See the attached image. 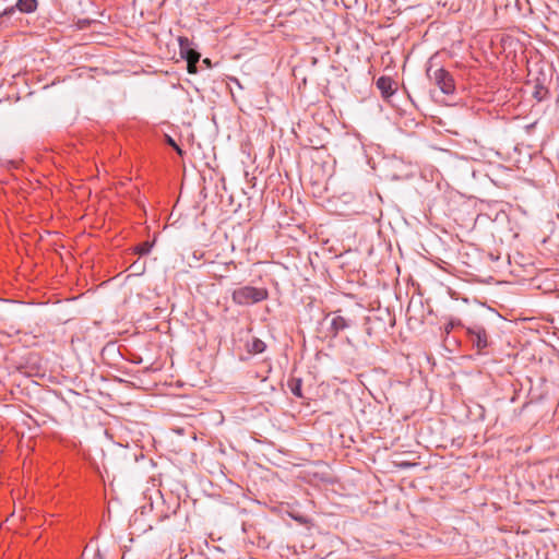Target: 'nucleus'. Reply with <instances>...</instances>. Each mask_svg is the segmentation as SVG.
Listing matches in <instances>:
<instances>
[{
	"mask_svg": "<svg viewBox=\"0 0 559 559\" xmlns=\"http://www.w3.org/2000/svg\"><path fill=\"white\" fill-rule=\"evenodd\" d=\"M466 335L473 347L478 354H484V350L489 346V336L483 325L475 324L466 329Z\"/></svg>",
	"mask_w": 559,
	"mask_h": 559,
	"instance_id": "7ed1b4c3",
	"label": "nucleus"
},
{
	"mask_svg": "<svg viewBox=\"0 0 559 559\" xmlns=\"http://www.w3.org/2000/svg\"><path fill=\"white\" fill-rule=\"evenodd\" d=\"M92 559H105L104 555L97 549L93 552Z\"/></svg>",
	"mask_w": 559,
	"mask_h": 559,
	"instance_id": "dca6fc26",
	"label": "nucleus"
},
{
	"mask_svg": "<svg viewBox=\"0 0 559 559\" xmlns=\"http://www.w3.org/2000/svg\"><path fill=\"white\" fill-rule=\"evenodd\" d=\"M341 310H337L334 312V317L331 319L330 328H329V334L331 337L335 338L337 335L352 326V320L344 318L340 314Z\"/></svg>",
	"mask_w": 559,
	"mask_h": 559,
	"instance_id": "39448f33",
	"label": "nucleus"
},
{
	"mask_svg": "<svg viewBox=\"0 0 559 559\" xmlns=\"http://www.w3.org/2000/svg\"><path fill=\"white\" fill-rule=\"evenodd\" d=\"M202 62L207 67L210 68L211 67V60L209 58H205L202 60Z\"/></svg>",
	"mask_w": 559,
	"mask_h": 559,
	"instance_id": "f3484780",
	"label": "nucleus"
},
{
	"mask_svg": "<svg viewBox=\"0 0 559 559\" xmlns=\"http://www.w3.org/2000/svg\"><path fill=\"white\" fill-rule=\"evenodd\" d=\"M269 297V292L263 287L242 286L235 289L231 294V299L236 305L249 306L261 302Z\"/></svg>",
	"mask_w": 559,
	"mask_h": 559,
	"instance_id": "f257e3e1",
	"label": "nucleus"
},
{
	"mask_svg": "<svg viewBox=\"0 0 559 559\" xmlns=\"http://www.w3.org/2000/svg\"><path fill=\"white\" fill-rule=\"evenodd\" d=\"M376 84L384 99L390 98L396 91V83L390 76H380Z\"/></svg>",
	"mask_w": 559,
	"mask_h": 559,
	"instance_id": "423d86ee",
	"label": "nucleus"
},
{
	"mask_svg": "<svg viewBox=\"0 0 559 559\" xmlns=\"http://www.w3.org/2000/svg\"><path fill=\"white\" fill-rule=\"evenodd\" d=\"M154 246V241H143L135 246L134 252L139 255H146L151 252L152 248Z\"/></svg>",
	"mask_w": 559,
	"mask_h": 559,
	"instance_id": "9b49d317",
	"label": "nucleus"
},
{
	"mask_svg": "<svg viewBox=\"0 0 559 559\" xmlns=\"http://www.w3.org/2000/svg\"><path fill=\"white\" fill-rule=\"evenodd\" d=\"M247 347L250 354H261L265 350L266 344L258 337H252V340L248 342Z\"/></svg>",
	"mask_w": 559,
	"mask_h": 559,
	"instance_id": "1a4fd4ad",
	"label": "nucleus"
},
{
	"mask_svg": "<svg viewBox=\"0 0 559 559\" xmlns=\"http://www.w3.org/2000/svg\"><path fill=\"white\" fill-rule=\"evenodd\" d=\"M167 143L173 146L179 155H182V150L179 147V145L175 142L174 139L170 136H167Z\"/></svg>",
	"mask_w": 559,
	"mask_h": 559,
	"instance_id": "4468645a",
	"label": "nucleus"
},
{
	"mask_svg": "<svg viewBox=\"0 0 559 559\" xmlns=\"http://www.w3.org/2000/svg\"><path fill=\"white\" fill-rule=\"evenodd\" d=\"M548 94H549V91L547 87H545L540 83L535 84L534 91H533V97L537 102H542V100L546 99L548 97Z\"/></svg>",
	"mask_w": 559,
	"mask_h": 559,
	"instance_id": "9d476101",
	"label": "nucleus"
},
{
	"mask_svg": "<svg viewBox=\"0 0 559 559\" xmlns=\"http://www.w3.org/2000/svg\"><path fill=\"white\" fill-rule=\"evenodd\" d=\"M179 52L182 59L187 61V63H199L201 55L192 47V43L187 37H179Z\"/></svg>",
	"mask_w": 559,
	"mask_h": 559,
	"instance_id": "20e7f679",
	"label": "nucleus"
},
{
	"mask_svg": "<svg viewBox=\"0 0 559 559\" xmlns=\"http://www.w3.org/2000/svg\"><path fill=\"white\" fill-rule=\"evenodd\" d=\"M187 70L190 74H195L198 72V63H187Z\"/></svg>",
	"mask_w": 559,
	"mask_h": 559,
	"instance_id": "2eb2a0df",
	"label": "nucleus"
},
{
	"mask_svg": "<svg viewBox=\"0 0 559 559\" xmlns=\"http://www.w3.org/2000/svg\"><path fill=\"white\" fill-rule=\"evenodd\" d=\"M87 554V549L85 548V550L83 551V556H86Z\"/></svg>",
	"mask_w": 559,
	"mask_h": 559,
	"instance_id": "a211bd4d",
	"label": "nucleus"
},
{
	"mask_svg": "<svg viewBox=\"0 0 559 559\" xmlns=\"http://www.w3.org/2000/svg\"><path fill=\"white\" fill-rule=\"evenodd\" d=\"M15 11L19 10L22 13H33L37 10V0H17L15 3Z\"/></svg>",
	"mask_w": 559,
	"mask_h": 559,
	"instance_id": "0eeeda50",
	"label": "nucleus"
},
{
	"mask_svg": "<svg viewBox=\"0 0 559 559\" xmlns=\"http://www.w3.org/2000/svg\"><path fill=\"white\" fill-rule=\"evenodd\" d=\"M287 386L289 388L290 392L299 399H302V380L300 378H290L287 381Z\"/></svg>",
	"mask_w": 559,
	"mask_h": 559,
	"instance_id": "6e6552de",
	"label": "nucleus"
},
{
	"mask_svg": "<svg viewBox=\"0 0 559 559\" xmlns=\"http://www.w3.org/2000/svg\"><path fill=\"white\" fill-rule=\"evenodd\" d=\"M15 13V7H9L0 13V27L7 26L11 16Z\"/></svg>",
	"mask_w": 559,
	"mask_h": 559,
	"instance_id": "f8f14e48",
	"label": "nucleus"
},
{
	"mask_svg": "<svg viewBox=\"0 0 559 559\" xmlns=\"http://www.w3.org/2000/svg\"><path fill=\"white\" fill-rule=\"evenodd\" d=\"M131 269H133L134 274H136V275L143 274V273H144V271H145V262H139V261H135V262L131 265Z\"/></svg>",
	"mask_w": 559,
	"mask_h": 559,
	"instance_id": "ddd939ff",
	"label": "nucleus"
},
{
	"mask_svg": "<svg viewBox=\"0 0 559 559\" xmlns=\"http://www.w3.org/2000/svg\"><path fill=\"white\" fill-rule=\"evenodd\" d=\"M427 78L437 85L440 91L447 95H452L455 92V82L452 74L444 68L433 69L432 59L426 69Z\"/></svg>",
	"mask_w": 559,
	"mask_h": 559,
	"instance_id": "f03ea898",
	"label": "nucleus"
}]
</instances>
